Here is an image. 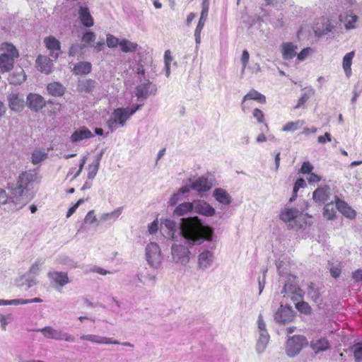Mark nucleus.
I'll list each match as a JSON object with an SVG mask.
<instances>
[{
  "label": "nucleus",
  "mask_w": 362,
  "mask_h": 362,
  "mask_svg": "<svg viewBox=\"0 0 362 362\" xmlns=\"http://www.w3.org/2000/svg\"><path fill=\"white\" fill-rule=\"evenodd\" d=\"M180 233L191 244L199 241L211 240L213 235L211 228L203 225L197 217L181 218Z\"/></svg>",
  "instance_id": "obj_1"
},
{
  "label": "nucleus",
  "mask_w": 362,
  "mask_h": 362,
  "mask_svg": "<svg viewBox=\"0 0 362 362\" xmlns=\"http://www.w3.org/2000/svg\"><path fill=\"white\" fill-rule=\"evenodd\" d=\"M146 256L148 264L157 267L161 262V252L159 245L156 243H150L146 248Z\"/></svg>",
  "instance_id": "obj_2"
},
{
  "label": "nucleus",
  "mask_w": 362,
  "mask_h": 362,
  "mask_svg": "<svg viewBox=\"0 0 362 362\" xmlns=\"http://www.w3.org/2000/svg\"><path fill=\"white\" fill-rule=\"evenodd\" d=\"M306 342V338L302 335H294L289 338L286 341V351L290 356H294L298 354L304 344Z\"/></svg>",
  "instance_id": "obj_3"
},
{
  "label": "nucleus",
  "mask_w": 362,
  "mask_h": 362,
  "mask_svg": "<svg viewBox=\"0 0 362 362\" xmlns=\"http://www.w3.org/2000/svg\"><path fill=\"white\" fill-rule=\"evenodd\" d=\"M141 107V105H136L132 107L115 109V124L123 127L125 124V122Z\"/></svg>",
  "instance_id": "obj_4"
},
{
  "label": "nucleus",
  "mask_w": 362,
  "mask_h": 362,
  "mask_svg": "<svg viewBox=\"0 0 362 362\" xmlns=\"http://www.w3.org/2000/svg\"><path fill=\"white\" fill-rule=\"evenodd\" d=\"M11 194L8 199L16 205H18L19 208L24 206L27 200L25 198L27 191L16 184L14 187H9Z\"/></svg>",
  "instance_id": "obj_5"
},
{
  "label": "nucleus",
  "mask_w": 362,
  "mask_h": 362,
  "mask_svg": "<svg viewBox=\"0 0 362 362\" xmlns=\"http://www.w3.org/2000/svg\"><path fill=\"white\" fill-rule=\"evenodd\" d=\"M293 311L289 306L281 305L274 315L275 320L279 324L291 322L293 319Z\"/></svg>",
  "instance_id": "obj_6"
},
{
  "label": "nucleus",
  "mask_w": 362,
  "mask_h": 362,
  "mask_svg": "<svg viewBox=\"0 0 362 362\" xmlns=\"http://www.w3.org/2000/svg\"><path fill=\"white\" fill-rule=\"evenodd\" d=\"M282 293H284V296H287L293 300L302 296V290L291 281V278L285 283Z\"/></svg>",
  "instance_id": "obj_7"
},
{
  "label": "nucleus",
  "mask_w": 362,
  "mask_h": 362,
  "mask_svg": "<svg viewBox=\"0 0 362 362\" xmlns=\"http://www.w3.org/2000/svg\"><path fill=\"white\" fill-rule=\"evenodd\" d=\"M48 276L50 279L51 284L54 287H63L69 282L67 274L65 272H50L48 274Z\"/></svg>",
  "instance_id": "obj_8"
},
{
  "label": "nucleus",
  "mask_w": 362,
  "mask_h": 362,
  "mask_svg": "<svg viewBox=\"0 0 362 362\" xmlns=\"http://www.w3.org/2000/svg\"><path fill=\"white\" fill-rule=\"evenodd\" d=\"M310 347L315 354H319L328 350L330 343L326 337H315L310 341Z\"/></svg>",
  "instance_id": "obj_9"
},
{
  "label": "nucleus",
  "mask_w": 362,
  "mask_h": 362,
  "mask_svg": "<svg viewBox=\"0 0 362 362\" xmlns=\"http://www.w3.org/2000/svg\"><path fill=\"white\" fill-rule=\"evenodd\" d=\"M44 42L46 48L50 52V56L57 59L60 54V42L53 36H49L45 38Z\"/></svg>",
  "instance_id": "obj_10"
},
{
  "label": "nucleus",
  "mask_w": 362,
  "mask_h": 362,
  "mask_svg": "<svg viewBox=\"0 0 362 362\" xmlns=\"http://www.w3.org/2000/svg\"><path fill=\"white\" fill-rule=\"evenodd\" d=\"M9 108L15 112H21L24 107V100L16 92H12L7 96Z\"/></svg>",
  "instance_id": "obj_11"
},
{
  "label": "nucleus",
  "mask_w": 362,
  "mask_h": 362,
  "mask_svg": "<svg viewBox=\"0 0 362 362\" xmlns=\"http://www.w3.org/2000/svg\"><path fill=\"white\" fill-rule=\"evenodd\" d=\"M27 105L33 110L38 111L45 105L44 98L36 93H29L27 96Z\"/></svg>",
  "instance_id": "obj_12"
},
{
  "label": "nucleus",
  "mask_w": 362,
  "mask_h": 362,
  "mask_svg": "<svg viewBox=\"0 0 362 362\" xmlns=\"http://www.w3.org/2000/svg\"><path fill=\"white\" fill-rule=\"evenodd\" d=\"M335 204L339 211L344 216L350 219L355 218L356 212L350 206H349L347 203L336 197Z\"/></svg>",
  "instance_id": "obj_13"
},
{
  "label": "nucleus",
  "mask_w": 362,
  "mask_h": 362,
  "mask_svg": "<svg viewBox=\"0 0 362 362\" xmlns=\"http://www.w3.org/2000/svg\"><path fill=\"white\" fill-rule=\"evenodd\" d=\"M194 211L197 214L207 216H211L215 214V209L203 200L194 201Z\"/></svg>",
  "instance_id": "obj_14"
},
{
  "label": "nucleus",
  "mask_w": 362,
  "mask_h": 362,
  "mask_svg": "<svg viewBox=\"0 0 362 362\" xmlns=\"http://www.w3.org/2000/svg\"><path fill=\"white\" fill-rule=\"evenodd\" d=\"M191 189L201 193L210 190L212 187L211 182L205 177H200L192 182Z\"/></svg>",
  "instance_id": "obj_15"
},
{
  "label": "nucleus",
  "mask_w": 362,
  "mask_h": 362,
  "mask_svg": "<svg viewBox=\"0 0 362 362\" xmlns=\"http://www.w3.org/2000/svg\"><path fill=\"white\" fill-rule=\"evenodd\" d=\"M93 137V134L86 127H81L75 130L70 137V140L73 143H78L84 139Z\"/></svg>",
  "instance_id": "obj_16"
},
{
  "label": "nucleus",
  "mask_w": 362,
  "mask_h": 362,
  "mask_svg": "<svg viewBox=\"0 0 362 362\" xmlns=\"http://www.w3.org/2000/svg\"><path fill=\"white\" fill-rule=\"evenodd\" d=\"M36 66L37 69L45 74H49L52 71V61L47 57L40 55L36 59Z\"/></svg>",
  "instance_id": "obj_17"
},
{
  "label": "nucleus",
  "mask_w": 362,
  "mask_h": 362,
  "mask_svg": "<svg viewBox=\"0 0 362 362\" xmlns=\"http://www.w3.org/2000/svg\"><path fill=\"white\" fill-rule=\"evenodd\" d=\"M297 45L288 42H284L281 45V52L282 57L286 60L293 59L296 56Z\"/></svg>",
  "instance_id": "obj_18"
},
{
  "label": "nucleus",
  "mask_w": 362,
  "mask_h": 362,
  "mask_svg": "<svg viewBox=\"0 0 362 362\" xmlns=\"http://www.w3.org/2000/svg\"><path fill=\"white\" fill-rule=\"evenodd\" d=\"M36 177V174L30 171L23 172L20 174L17 185H20V187H22V188L28 191L29 185L35 180Z\"/></svg>",
  "instance_id": "obj_19"
},
{
  "label": "nucleus",
  "mask_w": 362,
  "mask_h": 362,
  "mask_svg": "<svg viewBox=\"0 0 362 362\" xmlns=\"http://www.w3.org/2000/svg\"><path fill=\"white\" fill-rule=\"evenodd\" d=\"M119 46L123 52H133L137 49L138 45L136 42H131L127 39L119 40L115 37V47Z\"/></svg>",
  "instance_id": "obj_20"
},
{
  "label": "nucleus",
  "mask_w": 362,
  "mask_h": 362,
  "mask_svg": "<svg viewBox=\"0 0 362 362\" xmlns=\"http://www.w3.org/2000/svg\"><path fill=\"white\" fill-rule=\"evenodd\" d=\"M329 197V187L324 186L318 187L313 192V198L315 202L324 204Z\"/></svg>",
  "instance_id": "obj_21"
},
{
  "label": "nucleus",
  "mask_w": 362,
  "mask_h": 362,
  "mask_svg": "<svg viewBox=\"0 0 362 362\" xmlns=\"http://www.w3.org/2000/svg\"><path fill=\"white\" fill-rule=\"evenodd\" d=\"M153 88L154 86L149 80H145L136 88V95L138 98H146L149 93L153 90Z\"/></svg>",
  "instance_id": "obj_22"
},
{
  "label": "nucleus",
  "mask_w": 362,
  "mask_h": 362,
  "mask_svg": "<svg viewBox=\"0 0 362 362\" xmlns=\"http://www.w3.org/2000/svg\"><path fill=\"white\" fill-rule=\"evenodd\" d=\"M255 100L260 104H264L266 103L267 101L266 97L263 94L260 93L259 92L255 89H252L243 98L242 108L243 110H245V107L243 105L244 103L246 100Z\"/></svg>",
  "instance_id": "obj_23"
},
{
  "label": "nucleus",
  "mask_w": 362,
  "mask_h": 362,
  "mask_svg": "<svg viewBox=\"0 0 362 362\" xmlns=\"http://www.w3.org/2000/svg\"><path fill=\"white\" fill-rule=\"evenodd\" d=\"M78 16L81 23L85 27H91L93 25V18L88 8L81 6L78 10Z\"/></svg>",
  "instance_id": "obj_24"
},
{
  "label": "nucleus",
  "mask_w": 362,
  "mask_h": 362,
  "mask_svg": "<svg viewBox=\"0 0 362 362\" xmlns=\"http://www.w3.org/2000/svg\"><path fill=\"white\" fill-rule=\"evenodd\" d=\"M213 196L219 203L228 205L231 202V197L226 190L222 188H216L213 192Z\"/></svg>",
  "instance_id": "obj_25"
},
{
  "label": "nucleus",
  "mask_w": 362,
  "mask_h": 362,
  "mask_svg": "<svg viewBox=\"0 0 362 362\" xmlns=\"http://www.w3.org/2000/svg\"><path fill=\"white\" fill-rule=\"evenodd\" d=\"M81 340H87L97 344H110L112 343L111 338H107L96 334H85L80 337Z\"/></svg>",
  "instance_id": "obj_26"
},
{
  "label": "nucleus",
  "mask_w": 362,
  "mask_h": 362,
  "mask_svg": "<svg viewBox=\"0 0 362 362\" xmlns=\"http://www.w3.org/2000/svg\"><path fill=\"white\" fill-rule=\"evenodd\" d=\"M298 213L296 209L286 208L281 211L279 218L285 223H289L298 217Z\"/></svg>",
  "instance_id": "obj_27"
},
{
  "label": "nucleus",
  "mask_w": 362,
  "mask_h": 362,
  "mask_svg": "<svg viewBox=\"0 0 362 362\" xmlns=\"http://www.w3.org/2000/svg\"><path fill=\"white\" fill-rule=\"evenodd\" d=\"M13 57L8 54L4 53L0 55V69L3 72H8L13 68Z\"/></svg>",
  "instance_id": "obj_28"
},
{
  "label": "nucleus",
  "mask_w": 362,
  "mask_h": 362,
  "mask_svg": "<svg viewBox=\"0 0 362 362\" xmlns=\"http://www.w3.org/2000/svg\"><path fill=\"white\" fill-rule=\"evenodd\" d=\"M193 202H184L180 204L174 210L173 214L177 216H182L194 209Z\"/></svg>",
  "instance_id": "obj_29"
},
{
  "label": "nucleus",
  "mask_w": 362,
  "mask_h": 362,
  "mask_svg": "<svg viewBox=\"0 0 362 362\" xmlns=\"http://www.w3.org/2000/svg\"><path fill=\"white\" fill-rule=\"evenodd\" d=\"M355 52L354 51H351L346 54L343 58V69L345 72V74L347 77H349L351 75V64H352V60L354 57Z\"/></svg>",
  "instance_id": "obj_30"
},
{
  "label": "nucleus",
  "mask_w": 362,
  "mask_h": 362,
  "mask_svg": "<svg viewBox=\"0 0 362 362\" xmlns=\"http://www.w3.org/2000/svg\"><path fill=\"white\" fill-rule=\"evenodd\" d=\"M49 93L53 96H62L65 91L64 87L59 82H52L47 87Z\"/></svg>",
  "instance_id": "obj_31"
},
{
  "label": "nucleus",
  "mask_w": 362,
  "mask_h": 362,
  "mask_svg": "<svg viewBox=\"0 0 362 362\" xmlns=\"http://www.w3.org/2000/svg\"><path fill=\"white\" fill-rule=\"evenodd\" d=\"M26 79V76L23 69L19 71L12 73L8 78V81L11 84L18 85L23 83Z\"/></svg>",
  "instance_id": "obj_32"
},
{
  "label": "nucleus",
  "mask_w": 362,
  "mask_h": 362,
  "mask_svg": "<svg viewBox=\"0 0 362 362\" xmlns=\"http://www.w3.org/2000/svg\"><path fill=\"white\" fill-rule=\"evenodd\" d=\"M161 230L165 235L173 237L175 231V223L173 221L166 219L161 223Z\"/></svg>",
  "instance_id": "obj_33"
},
{
  "label": "nucleus",
  "mask_w": 362,
  "mask_h": 362,
  "mask_svg": "<svg viewBox=\"0 0 362 362\" xmlns=\"http://www.w3.org/2000/svg\"><path fill=\"white\" fill-rule=\"evenodd\" d=\"M37 331L42 333L44 337L46 338L58 340L60 329H56L52 327L47 326L38 329Z\"/></svg>",
  "instance_id": "obj_34"
},
{
  "label": "nucleus",
  "mask_w": 362,
  "mask_h": 362,
  "mask_svg": "<svg viewBox=\"0 0 362 362\" xmlns=\"http://www.w3.org/2000/svg\"><path fill=\"white\" fill-rule=\"evenodd\" d=\"M212 260L213 254L209 250H205L199 255V264L202 268H206L209 266Z\"/></svg>",
  "instance_id": "obj_35"
},
{
  "label": "nucleus",
  "mask_w": 362,
  "mask_h": 362,
  "mask_svg": "<svg viewBox=\"0 0 362 362\" xmlns=\"http://www.w3.org/2000/svg\"><path fill=\"white\" fill-rule=\"evenodd\" d=\"M95 87V81L91 79H81L78 82V90L80 92H91Z\"/></svg>",
  "instance_id": "obj_36"
},
{
  "label": "nucleus",
  "mask_w": 362,
  "mask_h": 362,
  "mask_svg": "<svg viewBox=\"0 0 362 362\" xmlns=\"http://www.w3.org/2000/svg\"><path fill=\"white\" fill-rule=\"evenodd\" d=\"M47 157V152L44 149H35L31 155V163L33 165H37L45 160Z\"/></svg>",
  "instance_id": "obj_37"
},
{
  "label": "nucleus",
  "mask_w": 362,
  "mask_h": 362,
  "mask_svg": "<svg viewBox=\"0 0 362 362\" xmlns=\"http://www.w3.org/2000/svg\"><path fill=\"white\" fill-rule=\"evenodd\" d=\"M172 254L175 258H177V260H180L182 257H185L188 258L189 251L183 245H173L172 247Z\"/></svg>",
  "instance_id": "obj_38"
},
{
  "label": "nucleus",
  "mask_w": 362,
  "mask_h": 362,
  "mask_svg": "<svg viewBox=\"0 0 362 362\" xmlns=\"http://www.w3.org/2000/svg\"><path fill=\"white\" fill-rule=\"evenodd\" d=\"M305 124V121L298 119L295 122H288L283 127L282 131L286 132H293Z\"/></svg>",
  "instance_id": "obj_39"
},
{
  "label": "nucleus",
  "mask_w": 362,
  "mask_h": 362,
  "mask_svg": "<svg viewBox=\"0 0 362 362\" xmlns=\"http://www.w3.org/2000/svg\"><path fill=\"white\" fill-rule=\"evenodd\" d=\"M74 71L76 74H87L91 71V64L90 62H79L74 66Z\"/></svg>",
  "instance_id": "obj_40"
},
{
  "label": "nucleus",
  "mask_w": 362,
  "mask_h": 362,
  "mask_svg": "<svg viewBox=\"0 0 362 362\" xmlns=\"http://www.w3.org/2000/svg\"><path fill=\"white\" fill-rule=\"evenodd\" d=\"M358 20V16L356 15H346L343 17L339 16V21L344 23L346 29H352L355 28V23Z\"/></svg>",
  "instance_id": "obj_41"
},
{
  "label": "nucleus",
  "mask_w": 362,
  "mask_h": 362,
  "mask_svg": "<svg viewBox=\"0 0 362 362\" xmlns=\"http://www.w3.org/2000/svg\"><path fill=\"white\" fill-rule=\"evenodd\" d=\"M307 186L306 182L304 179L298 178L296 182L294 183L293 194L290 198V202H292L297 198L298 192L300 188H305Z\"/></svg>",
  "instance_id": "obj_42"
},
{
  "label": "nucleus",
  "mask_w": 362,
  "mask_h": 362,
  "mask_svg": "<svg viewBox=\"0 0 362 362\" xmlns=\"http://www.w3.org/2000/svg\"><path fill=\"white\" fill-rule=\"evenodd\" d=\"M336 210L332 203L327 204L323 209V216L327 220H332L335 218Z\"/></svg>",
  "instance_id": "obj_43"
},
{
  "label": "nucleus",
  "mask_w": 362,
  "mask_h": 362,
  "mask_svg": "<svg viewBox=\"0 0 362 362\" xmlns=\"http://www.w3.org/2000/svg\"><path fill=\"white\" fill-rule=\"evenodd\" d=\"M1 49L6 51V54H8L10 57H13V59L18 58L19 56L18 50L12 44H3L1 45Z\"/></svg>",
  "instance_id": "obj_44"
},
{
  "label": "nucleus",
  "mask_w": 362,
  "mask_h": 362,
  "mask_svg": "<svg viewBox=\"0 0 362 362\" xmlns=\"http://www.w3.org/2000/svg\"><path fill=\"white\" fill-rule=\"evenodd\" d=\"M308 294L314 302H317L320 296L319 290L315 287L313 283L308 286Z\"/></svg>",
  "instance_id": "obj_45"
},
{
  "label": "nucleus",
  "mask_w": 362,
  "mask_h": 362,
  "mask_svg": "<svg viewBox=\"0 0 362 362\" xmlns=\"http://www.w3.org/2000/svg\"><path fill=\"white\" fill-rule=\"evenodd\" d=\"M314 30H315V34L317 35H322L327 34L331 30L330 23L328 21L321 28L319 27V23H317L315 24V25L314 27Z\"/></svg>",
  "instance_id": "obj_46"
},
{
  "label": "nucleus",
  "mask_w": 362,
  "mask_h": 362,
  "mask_svg": "<svg viewBox=\"0 0 362 362\" xmlns=\"http://www.w3.org/2000/svg\"><path fill=\"white\" fill-rule=\"evenodd\" d=\"M173 60V57L171 54V52L168 49L165 52L164 54V62H165V69L166 71V75L168 76L170 73V64Z\"/></svg>",
  "instance_id": "obj_47"
},
{
  "label": "nucleus",
  "mask_w": 362,
  "mask_h": 362,
  "mask_svg": "<svg viewBox=\"0 0 362 362\" xmlns=\"http://www.w3.org/2000/svg\"><path fill=\"white\" fill-rule=\"evenodd\" d=\"M13 320V317L11 314L8 315H0V327L3 331L6 329V326L8 323H10Z\"/></svg>",
  "instance_id": "obj_48"
},
{
  "label": "nucleus",
  "mask_w": 362,
  "mask_h": 362,
  "mask_svg": "<svg viewBox=\"0 0 362 362\" xmlns=\"http://www.w3.org/2000/svg\"><path fill=\"white\" fill-rule=\"evenodd\" d=\"M296 308L298 311L306 315L311 313V308L310 305L304 301L298 303L296 305Z\"/></svg>",
  "instance_id": "obj_49"
},
{
  "label": "nucleus",
  "mask_w": 362,
  "mask_h": 362,
  "mask_svg": "<svg viewBox=\"0 0 362 362\" xmlns=\"http://www.w3.org/2000/svg\"><path fill=\"white\" fill-rule=\"evenodd\" d=\"M312 49L310 47L303 48L296 56L299 62L304 61L310 54Z\"/></svg>",
  "instance_id": "obj_50"
},
{
  "label": "nucleus",
  "mask_w": 362,
  "mask_h": 362,
  "mask_svg": "<svg viewBox=\"0 0 362 362\" xmlns=\"http://www.w3.org/2000/svg\"><path fill=\"white\" fill-rule=\"evenodd\" d=\"M354 356L356 362H362V344L355 346Z\"/></svg>",
  "instance_id": "obj_51"
},
{
  "label": "nucleus",
  "mask_w": 362,
  "mask_h": 362,
  "mask_svg": "<svg viewBox=\"0 0 362 362\" xmlns=\"http://www.w3.org/2000/svg\"><path fill=\"white\" fill-rule=\"evenodd\" d=\"M209 10V0H202V18H206Z\"/></svg>",
  "instance_id": "obj_52"
},
{
  "label": "nucleus",
  "mask_w": 362,
  "mask_h": 362,
  "mask_svg": "<svg viewBox=\"0 0 362 362\" xmlns=\"http://www.w3.org/2000/svg\"><path fill=\"white\" fill-rule=\"evenodd\" d=\"M252 115L259 123H264L265 118L264 112L259 108H255L253 110Z\"/></svg>",
  "instance_id": "obj_53"
},
{
  "label": "nucleus",
  "mask_w": 362,
  "mask_h": 362,
  "mask_svg": "<svg viewBox=\"0 0 362 362\" xmlns=\"http://www.w3.org/2000/svg\"><path fill=\"white\" fill-rule=\"evenodd\" d=\"M75 339H76L73 335L67 332H64L62 330L60 329L58 340H64L69 342H74L75 341Z\"/></svg>",
  "instance_id": "obj_54"
},
{
  "label": "nucleus",
  "mask_w": 362,
  "mask_h": 362,
  "mask_svg": "<svg viewBox=\"0 0 362 362\" xmlns=\"http://www.w3.org/2000/svg\"><path fill=\"white\" fill-rule=\"evenodd\" d=\"M98 170V165L97 163L95 164H90L88 165V178L93 179L97 174Z\"/></svg>",
  "instance_id": "obj_55"
},
{
  "label": "nucleus",
  "mask_w": 362,
  "mask_h": 362,
  "mask_svg": "<svg viewBox=\"0 0 362 362\" xmlns=\"http://www.w3.org/2000/svg\"><path fill=\"white\" fill-rule=\"evenodd\" d=\"M313 169V166L308 161H306L303 163L300 172L303 174H310L312 173Z\"/></svg>",
  "instance_id": "obj_56"
},
{
  "label": "nucleus",
  "mask_w": 362,
  "mask_h": 362,
  "mask_svg": "<svg viewBox=\"0 0 362 362\" xmlns=\"http://www.w3.org/2000/svg\"><path fill=\"white\" fill-rule=\"evenodd\" d=\"M95 40V35L93 32H86L82 37V41L85 43H90Z\"/></svg>",
  "instance_id": "obj_57"
},
{
  "label": "nucleus",
  "mask_w": 362,
  "mask_h": 362,
  "mask_svg": "<svg viewBox=\"0 0 362 362\" xmlns=\"http://www.w3.org/2000/svg\"><path fill=\"white\" fill-rule=\"evenodd\" d=\"M86 272H95L101 275H106L107 274L111 273L110 272L97 266L92 267L89 270H87Z\"/></svg>",
  "instance_id": "obj_58"
},
{
  "label": "nucleus",
  "mask_w": 362,
  "mask_h": 362,
  "mask_svg": "<svg viewBox=\"0 0 362 362\" xmlns=\"http://www.w3.org/2000/svg\"><path fill=\"white\" fill-rule=\"evenodd\" d=\"M97 221L96 217L94 214V211H90L85 217V222L86 223H93Z\"/></svg>",
  "instance_id": "obj_59"
},
{
  "label": "nucleus",
  "mask_w": 362,
  "mask_h": 362,
  "mask_svg": "<svg viewBox=\"0 0 362 362\" xmlns=\"http://www.w3.org/2000/svg\"><path fill=\"white\" fill-rule=\"evenodd\" d=\"M18 305H24L32 303H41L42 301L40 298H35L33 299H17Z\"/></svg>",
  "instance_id": "obj_60"
},
{
  "label": "nucleus",
  "mask_w": 362,
  "mask_h": 362,
  "mask_svg": "<svg viewBox=\"0 0 362 362\" xmlns=\"http://www.w3.org/2000/svg\"><path fill=\"white\" fill-rule=\"evenodd\" d=\"M83 199H79L73 206H71L69 211H67V214H66V217H70L75 211L77 209V208L82 204L83 203Z\"/></svg>",
  "instance_id": "obj_61"
},
{
  "label": "nucleus",
  "mask_w": 362,
  "mask_h": 362,
  "mask_svg": "<svg viewBox=\"0 0 362 362\" xmlns=\"http://www.w3.org/2000/svg\"><path fill=\"white\" fill-rule=\"evenodd\" d=\"M249 58H250V54H249L248 52L246 49H245L243 52V54L241 57V62L243 64V68H245L247 66L248 62H249Z\"/></svg>",
  "instance_id": "obj_62"
},
{
  "label": "nucleus",
  "mask_w": 362,
  "mask_h": 362,
  "mask_svg": "<svg viewBox=\"0 0 362 362\" xmlns=\"http://www.w3.org/2000/svg\"><path fill=\"white\" fill-rule=\"evenodd\" d=\"M331 134L328 132H326L323 136H320L317 138V141L320 144H325L327 141H331Z\"/></svg>",
  "instance_id": "obj_63"
},
{
  "label": "nucleus",
  "mask_w": 362,
  "mask_h": 362,
  "mask_svg": "<svg viewBox=\"0 0 362 362\" xmlns=\"http://www.w3.org/2000/svg\"><path fill=\"white\" fill-rule=\"evenodd\" d=\"M353 279L356 282L362 281V270L357 269L352 274Z\"/></svg>",
  "instance_id": "obj_64"
}]
</instances>
